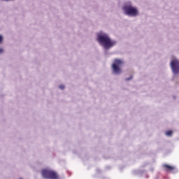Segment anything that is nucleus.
I'll list each match as a JSON object with an SVG mask.
<instances>
[{
  "instance_id": "obj_11",
  "label": "nucleus",
  "mask_w": 179,
  "mask_h": 179,
  "mask_svg": "<svg viewBox=\"0 0 179 179\" xmlns=\"http://www.w3.org/2000/svg\"><path fill=\"white\" fill-rule=\"evenodd\" d=\"M2 52H3V49L0 48V54H2Z\"/></svg>"
},
{
  "instance_id": "obj_9",
  "label": "nucleus",
  "mask_w": 179,
  "mask_h": 179,
  "mask_svg": "<svg viewBox=\"0 0 179 179\" xmlns=\"http://www.w3.org/2000/svg\"><path fill=\"white\" fill-rule=\"evenodd\" d=\"M3 41V38L2 37L1 35H0V44L2 43Z\"/></svg>"
},
{
  "instance_id": "obj_2",
  "label": "nucleus",
  "mask_w": 179,
  "mask_h": 179,
  "mask_svg": "<svg viewBox=\"0 0 179 179\" xmlns=\"http://www.w3.org/2000/svg\"><path fill=\"white\" fill-rule=\"evenodd\" d=\"M124 64V60L121 59H115L112 64V69L114 73L120 75L122 70L121 69L122 66Z\"/></svg>"
},
{
  "instance_id": "obj_6",
  "label": "nucleus",
  "mask_w": 179,
  "mask_h": 179,
  "mask_svg": "<svg viewBox=\"0 0 179 179\" xmlns=\"http://www.w3.org/2000/svg\"><path fill=\"white\" fill-rule=\"evenodd\" d=\"M163 168L164 169L165 171H173V170L176 169V167L171 166L166 164L163 165Z\"/></svg>"
},
{
  "instance_id": "obj_4",
  "label": "nucleus",
  "mask_w": 179,
  "mask_h": 179,
  "mask_svg": "<svg viewBox=\"0 0 179 179\" xmlns=\"http://www.w3.org/2000/svg\"><path fill=\"white\" fill-rule=\"evenodd\" d=\"M123 10L129 16H138V9L131 5H125L123 7Z\"/></svg>"
},
{
  "instance_id": "obj_12",
  "label": "nucleus",
  "mask_w": 179,
  "mask_h": 179,
  "mask_svg": "<svg viewBox=\"0 0 179 179\" xmlns=\"http://www.w3.org/2000/svg\"><path fill=\"white\" fill-rule=\"evenodd\" d=\"M20 179H22V178H20Z\"/></svg>"
},
{
  "instance_id": "obj_10",
  "label": "nucleus",
  "mask_w": 179,
  "mask_h": 179,
  "mask_svg": "<svg viewBox=\"0 0 179 179\" xmlns=\"http://www.w3.org/2000/svg\"><path fill=\"white\" fill-rule=\"evenodd\" d=\"M133 77L132 76H130L129 78H127L125 79V80L128 81V80H132Z\"/></svg>"
},
{
  "instance_id": "obj_7",
  "label": "nucleus",
  "mask_w": 179,
  "mask_h": 179,
  "mask_svg": "<svg viewBox=\"0 0 179 179\" xmlns=\"http://www.w3.org/2000/svg\"><path fill=\"white\" fill-rule=\"evenodd\" d=\"M166 135H167V136H171V135H173V131L171 130L167 131L166 132Z\"/></svg>"
},
{
  "instance_id": "obj_8",
  "label": "nucleus",
  "mask_w": 179,
  "mask_h": 179,
  "mask_svg": "<svg viewBox=\"0 0 179 179\" xmlns=\"http://www.w3.org/2000/svg\"><path fill=\"white\" fill-rule=\"evenodd\" d=\"M59 89H62V90H63V89H65V86L64 85H59Z\"/></svg>"
},
{
  "instance_id": "obj_5",
  "label": "nucleus",
  "mask_w": 179,
  "mask_h": 179,
  "mask_svg": "<svg viewBox=\"0 0 179 179\" xmlns=\"http://www.w3.org/2000/svg\"><path fill=\"white\" fill-rule=\"evenodd\" d=\"M171 68L172 71L175 75L179 73V61L177 59H173L171 62Z\"/></svg>"
},
{
  "instance_id": "obj_3",
  "label": "nucleus",
  "mask_w": 179,
  "mask_h": 179,
  "mask_svg": "<svg viewBox=\"0 0 179 179\" xmlns=\"http://www.w3.org/2000/svg\"><path fill=\"white\" fill-rule=\"evenodd\" d=\"M41 173L43 178L58 179V174H57L54 171L43 169Z\"/></svg>"
},
{
  "instance_id": "obj_1",
  "label": "nucleus",
  "mask_w": 179,
  "mask_h": 179,
  "mask_svg": "<svg viewBox=\"0 0 179 179\" xmlns=\"http://www.w3.org/2000/svg\"><path fill=\"white\" fill-rule=\"evenodd\" d=\"M97 41L105 50H110L117 44L115 41L111 40L107 34H99L97 36Z\"/></svg>"
}]
</instances>
